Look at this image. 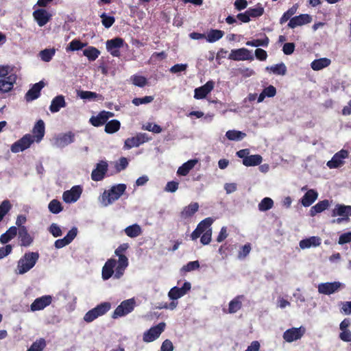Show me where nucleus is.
<instances>
[{
  "label": "nucleus",
  "mask_w": 351,
  "mask_h": 351,
  "mask_svg": "<svg viewBox=\"0 0 351 351\" xmlns=\"http://www.w3.org/2000/svg\"><path fill=\"white\" fill-rule=\"evenodd\" d=\"M129 247L128 244L123 243L115 250V254L119 257L118 261L114 259H109L106 261L102 269V278L108 280L114 274V278L119 279L124 274L128 266V259L124 255V252Z\"/></svg>",
  "instance_id": "obj_1"
},
{
  "label": "nucleus",
  "mask_w": 351,
  "mask_h": 351,
  "mask_svg": "<svg viewBox=\"0 0 351 351\" xmlns=\"http://www.w3.org/2000/svg\"><path fill=\"white\" fill-rule=\"evenodd\" d=\"M126 188L125 184H119L112 186L109 190L105 191L100 198L102 206H108L112 204L124 193Z\"/></svg>",
  "instance_id": "obj_2"
},
{
  "label": "nucleus",
  "mask_w": 351,
  "mask_h": 351,
  "mask_svg": "<svg viewBox=\"0 0 351 351\" xmlns=\"http://www.w3.org/2000/svg\"><path fill=\"white\" fill-rule=\"evenodd\" d=\"M39 258L38 252H29L25 253L19 259L17 264L16 272L19 274H24L34 267Z\"/></svg>",
  "instance_id": "obj_3"
},
{
  "label": "nucleus",
  "mask_w": 351,
  "mask_h": 351,
  "mask_svg": "<svg viewBox=\"0 0 351 351\" xmlns=\"http://www.w3.org/2000/svg\"><path fill=\"white\" fill-rule=\"evenodd\" d=\"M75 141V134L72 132L55 134L51 139V145L56 148L63 149Z\"/></svg>",
  "instance_id": "obj_4"
},
{
  "label": "nucleus",
  "mask_w": 351,
  "mask_h": 351,
  "mask_svg": "<svg viewBox=\"0 0 351 351\" xmlns=\"http://www.w3.org/2000/svg\"><path fill=\"white\" fill-rule=\"evenodd\" d=\"M165 326L166 325L164 322H160L146 330L143 335V341L150 343L156 340L165 330Z\"/></svg>",
  "instance_id": "obj_5"
},
{
  "label": "nucleus",
  "mask_w": 351,
  "mask_h": 351,
  "mask_svg": "<svg viewBox=\"0 0 351 351\" xmlns=\"http://www.w3.org/2000/svg\"><path fill=\"white\" fill-rule=\"evenodd\" d=\"M345 285L342 282L335 281L332 282H323L317 286L318 292L321 294L330 295L338 292L340 289H343Z\"/></svg>",
  "instance_id": "obj_6"
},
{
  "label": "nucleus",
  "mask_w": 351,
  "mask_h": 351,
  "mask_svg": "<svg viewBox=\"0 0 351 351\" xmlns=\"http://www.w3.org/2000/svg\"><path fill=\"white\" fill-rule=\"evenodd\" d=\"M134 306L135 300L133 298L123 301L114 310L112 317L116 319L128 315L133 311Z\"/></svg>",
  "instance_id": "obj_7"
},
{
  "label": "nucleus",
  "mask_w": 351,
  "mask_h": 351,
  "mask_svg": "<svg viewBox=\"0 0 351 351\" xmlns=\"http://www.w3.org/2000/svg\"><path fill=\"white\" fill-rule=\"evenodd\" d=\"M348 158V152L345 149H341L337 152L330 160L327 162L326 165L330 169L339 168L344 165V160Z\"/></svg>",
  "instance_id": "obj_8"
},
{
  "label": "nucleus",
  "mask_w": 351,
  "mask_h": 351,
  "mask_svg": "<svg viewBox=\"0 0 351 351\" xmlns=\"http://www.w3.org/2000/svg\"><path fill=\"white\" fill-rule=\"evenodd\" d=\"M124 40L121 38H115L108 40L106 43L107 51L113 57H119L121 55L120 49L123 47Z\"/></svg>",
  "instance_id": "obj_9"
},
{
  "label": "nucleus",
  "mask_w": 351,
  "mask_h": 351,
  "mask_svg": "<svg viewBox=\"0 0 351 351\" xmlns=\"http://www.w3.org/2000/svg\"><path fill=\"white\" fill-rule=\"evenodd\" d=\"M228 59L234 61L252 60L254 59L250 51L245 48L231 50Z\"/></svg>",
  "instance_id": "obj_10"
},
{
  "label": "nucleus",
  "mask_w": 351,
  "mask_h": 351,
  "mask_svg": "<svg viewBox=\"0 0 351 351\" xmlns=\"http://www.w3.org/2000/svg\"><path fill=\"white\" fill-rule=\"evenodd\" d=\"M82 193V188L80 185L73 186L70 190L63 193L62 199L67 204L77 202Z\"/></svg>",
  "instance_id": "obj_11"
},
{
  "label": "nucleus",
  "mask_w": 351,
  "mask_h": 351,
  "mask_svg": "<svg viewBox=\"0 0 351 351\" xmlns=\"http://www.w3.org/2000/svg\"><path fill=\"white\" fill-rule=\"evenodd\" d=\"M306 329L303 326L299 328H291L283 333V339L287 342L291 343L302 338L304 335Z\"/></svg>",
  "instance_id": "obj_12"
},
{
  "label": "nucleus",
  "mask_w": 351,
  "mask_h": 351,
  "mask_svg": "<svg viewBox=\"0 0 351 351\" xmlns=\"http://www.w3.org/2000/svg\"><path fill=\"white\" fill-rule=\"evenodd\" d=\"M52 302V297L49 295H43L36 298L31 304L32 311L43 310L45 307L49 306Z\"/></svg>",
  "instance_id": "obj_13"
},
{
  "label": "nucleus",
  "mask_w": 351,
  "mask_h": 351,
  "mask_svg": "<svg viewBox=\"0 0 351 351\" xmlns=\"http://www.w3.org/2000/svg\"><path fill=\"white\" fill-rule=\"evenodd\" d=\"M215 82L212 80L208 81L204 85L196 88L194 90V98L196 99H202L213 90Z\"/></svg>",
  "instance_id": "obj_14"
},
{
  "label": "nucleus",
  "mask_w": 351,
  "mask_h": 351,
  "mask_svg": "<svg viewBox=\"0 0 351 351\" xmlns=\"http://www.w3.org/2000/svg\"><path fill=\"white\" fill-rule=\"evenodd\" d=\"M191 288V283L186 282L180 288L174 287L170 289L168 296L171 300H177L184 295Z\"/></svg>",
  "instance_id": "obj_15"
},
{
  "label": "nucleus",
  "mask_w": 351,
  "mask_h": 351,
  "mask_svg": "<svg viewBox=\"0 0 351 351\" xmlns=\"http://www.w3.org/2000/svg\"><path fill=\"white\" fill-rule=\"evenodd\" d=\"M114 117V113L108 111H101L97 116H93L90 119V123L95 126L99 127L107 123L109 118Z\"/></svg>",
  "instance_id": "obj_16"
},
{
  "label": "nucleus",
  "mask_w": 351,
  "mask_h": 351,
  "mask_svg": "<svg viewBox=\"0 0 351 351\" xmlns=\"http://www.w3.org/2000/svg\"><path fill=\"white\" fill-rule=\"evenodd\" d=\"M108 170V163L101 160L97 164L96 168L93 169L91 173V178L94 181L101 180Z\"/></svg>",
  "instance_id": "obj_17"
},
{
  "label": "nucleus",
  "mask_w": 351,
  "mask_h": 351,
  "mask_svg": "<svg viewBox=\"0 0 351 351\" xmlns=\"http://www.w3.org/2000/svg\"><path fill=\"white\" fill-rule=\"evenodd\" d=\"M312 21V17L307 14H300L299 16L291 18L288 23L290 28H295L298 26H301L310 23Z\"/></svg>",
  "instance_id": "obj_18"
},
{
  "label": "nucleus",
  "mask_w": 351,
  "mask_h": 351,
  "mask_svg": "<svg viewBox=\"0 0 351 351\" xmlns=\"http://www.w3.org/2000/svg\"><path fill=\"white\" fill-rule=\"evenodd\" d=\"M34 141L36 143L40 142L45 133V125L43 120H38L34 125L32 129Z\"/></svg>",
  "instance_id": "obj_19"
},
{
  "label": "nucleus",
  "mask_w": 351,
  "mask_h": 351,
  "mask_svg": "<svg viewBox=\"0 0 351 351\" xmlns=\"http://www.w3.org/2000/svg\"><path fill=\"white\" fill-rule=\"evenodd\" d=\"M33 16L40 27L46 25L50 20L51 15L44 9H38L33 12Z\"/></svg>",
  "instance_id": "obj_20"
},
{
  "label": "nucleus",
  "mask_w": 351,
  "mask_h": 351,
  "mask_svg": "<svg viewBox=\"0 0 351 351\" xmlns=\"http://www.w3.org/2000/svg\"><path fill=\"white\" fill-rule=\"evenodd\" d=\"M214 220L208 217L205 219L202 220L198 225L196 229L192 232L191 237L193 240H195L197 238L200 237V235L204 232L205 229L204 227H210L211 226L212 223H213Z\"/></svg>",
  "instance_id": "obj_21"
},
{
  "label": "nucleus",
  "mask_w": 351,
  "mask_h": 351,
  "mask_svg": "<svg viewBox=\"0 0 351 351\" xmlns=\"http://www.w3.org/2000/svg\"><path fill=\"white\" fill-rule=\"evenodd\" d=\"M19 237L21 241V245L28 247L32 245L34 238L29 234L25 226H22L19 230Z\"/></svg>",
  "instance_id": "obj_22"
},
{
  "label": "nucleus",
  "mask_w": 351,
  "mask_h": 351,
  "mask_svg": "<svg viewBox=\"0 0 351 351\" xmlns=\"http://www.w3.org/2000/svg\"><path fill=\"white\" fill-rule=\"evenodd\" d=\"M44 85L43 82L35 84L26 93V100L31 101L37 99L40 96V90L44 87Z\"/></svg>",
  "instance_id": "obj_23"
},
{
  "label": "nucleus",
  "mask_w": 351,
  "mask_h": 351,
  "mask_svg": "<svg viewBox=\"0 0 351 351\" xmlns=\"http://www.w3.org/2000/svg\"><path fill=\"white\" fill-rule=\"evenodd\" d=\"M322 239L319 237L313 236L300 241V247L302 250L310 248L311 247H317L321 245Z\"/></svg>",
  "instance_id": "obj_24"
},
{
  "label": "nucleus",
  "mask_w": 351,
  "mask_h": 351,
  "mask_svg": "<svg viewBox=\"0 0 351 351\" xmlns=\"http://www.w3.org/2000/svg\"><path fill=\"white\" fill-rule=\"evenodd\" d=\"M66 105L64 97L61 95H58L52 99L49 110L52 113H56L59 112L62 108H64Z\"/></svg>",
  "instance_id": "obj_25"
},
{
  "label": "nucleus",
  "mask_w": 351,
  "mask_h": 351,
  "mask_svg": "<svg viewBox=\"0 0 351 351\" xmlns=\"http://www.w3.org/2000/svg\"><path fill=\"white\" fill-rule=\"evenodd\" d=\"M16 81V76L10 75L0 80V91L2 93H8L13 88Z\"/></svg>",
  "instance_id": "obj_26"
},
{
  "label": "nucleus",
  "mask_w": 351,
  "mask_h": 351,
  "mask_svg": "<svg viewBox=\"0 0 351 351\" xmlns=\"http://www.w3.org/2000/svg\"><path fill=\"white\" fill-rule=\"evenodd\" d=\"M318 193L313 189H310L306 191L301 199L302 204L308 207L311 206L317 198Z\"/></svg>",
  "instance_id": "obj_27"
},
{
  "label": "nucleus",
  "mask_w": 351,
  "mask_h": 351,
  "mask_svg": "<svg viewBox=\"0 0 351 351\" xmlns=\"http://www.w3.org/2000/svg\"><path fill=\"white\" fill-rule=\"evenodd\" d=\"M197 159H192L188 160L178 168L177 174L182 176H186L189 171L195 166V165H197Z\"/></svg>",
  "instance_id": "obj_28"
},
{
  "label": "nucleus",
  "mask_w": 351,
  "mask_h": 351,
  "mask_svg": "<svg viewBox=\"0 0 351 351\" xmlns=\"http://www.w3.org/2000/svg\"><path fill=\"white\" fill-rule=\"evenodd\" d=\"M331 64V60L327 58H322L313 60L311 66L314 71H319L324 68L328 67Z\"/></svg>",
  "instance_id": "obj_29"
},
{
  "label": "nucleus",
  "mask_w": 351,
  "mask_h": 351,
  "mask_svg": "<svg viewBox=\"0 0 351 351\" xmlns=\"http://www.w3.org/2000/svg\"><path fill=\"white\" fill-rule=\"evenodd\" d=\"M77 95L82 99H87L89 101L103 99V97L101 95L88 90H79L77 91Z\"/></svg>",
  "instance_id": "obj_30"
},
{
  "label": "nucleus",
  "mask_w": 351,
  "mask_h": 351,
  "mask_svg": "<svg viewBox=\"0 0 351 351\" xmlns=\"http://www.w3.org/2000/svg\"><path fill=\"white\" fill-rule=\"evenodd\" d=\"M330 206V202L328 199H324L319 202L315 206L311 207L310 210L311 216L313 217L316 214L322 213L328 208Z\"/></svg>",
  "instance_id": "obj_31"
},
{
  "label": "nucleus",
  "mask_w": 351,
  "mask_h": 351,
  "mask_svg": "<svg viewBox=\"0 0 351 351\" xmlns=\"http://www.w3.org/2000/svg\"><path fill=\"white\" fill-rule=\"evenodd\" d=\"M243 300V295H239L232 300L228 305V311L229 313H237L242 306V302Z\"/></svg>",
  "instance_id": "obj_32"
},
{
  "label": "nucleus",
  "mask_w": 351,
  "mask_h": 351,
  "mask_svg": "<svg viewBox=\"0 0 351 351\" xmlns=\"http://www.w3.org/2000/svg\"><path fill=\"white\" fill-rule=\"evenodd\" d=\"M332 216H340L346 219V221H349L348 206L342 204H337L332 211Z\"/></svg>",
  "instance_id": "obj_33"
},
{
  "label": "nucleus",
  "mask_w": 351,
  "mask_h": 351,
  "mask_svg": "<svg viewBox=\"0 0 351 351\" xmlns=\"http://www.w3.org/2000/svg\"><path fill=\"white\" fill-rule=\"evenodd\" d=\"M199 208V204L197 202H193L184 207L181 213V217L186 219L192 217Z\"/></svg>",
  "instance_id": "obj_34"
},
{
  "label": "nucleus",
  "mask_w": 351,
  "mask_h": 351,
  "mask_svg": "<svg viewBox=\"0 0 351 351\" xmlns=\"http://www.w3.org/2000/svg\"><path fill=\"white\" fill-rule=\"evenodd\" d=\"M17 234V228L15 226L10 227L6 232L1 234L0 237V242L2 244L8 243L10 240L16 237Z\"/></svg>",
  "instance_id": "obj_35"
},
{
  "label": "nucleus",
  "mask_w": 351,
  "mask_h": 351,
  "mask_svg": "<svg viewBox=\"0 0 351 351\" xmlns=\"http://www.w3.org/2000/svg\"><path fill=\"white\" fill-rule=\"evenodd\" d=\"M124 232L128 237L135 238L142 234V229L138 224L135 223L125 228Z\"/></svg>",
  "instance_id": "obj_36"
},
{
  "label": "nucleus",
  "mask_w": 351,
  "mask_h": 351,
  "mask_svg": "<svg viewBox=\"0 0 351 351\" xmlns=\"http://www.w3.org/2000/svg\"><path fill=\"white\" fill-rule=\"evenodd\" d=\"M224 35V32L219 29H211L206 36V39L208 43H215L221 39Z\"/></svg>",
  "instance_id": "obj_37"
},
{
  "label": "nucleus",
  "mask_w": 351,
  "mask_h": 351,
  "mask_svg": "<svg viewBox=\"0 0 351 351\" xmlns=\"http://www.w3.org/2000/svg\"><path fill=\"white\" fill-rule=\"evenodd\" d=\"M262 160L263 158L261 155H249L247 158L243 160V164L246 167L256 166L260 165Z\"/></svg>",
  "instance_id": "obj_38"
},
{
  "label": "nucleus",
  "mask_w": 351,
  "mask_h": 351,
  "mask_svg": "<svg viewBox=\"0 0 351 351\" xmlns=\"http://www.w3.org/2000/svg\"><path fill=\"white\" fill-rule=\"evenodd\" d=\"M276 88L274 86L270 85V86L265 88L263 89V90L262 91V93L259 95V96L258 97V102L261 103V102L263 101V100L265 99V98L266 97H273L276 95Z\"/></svg>",
  "instance_id": "obj_39"
},
{
  "label": "nucleus",
  "mask_w": 351,
  "mask_h": 351,
  "mask_svg": "<svg viewBox=\"0 0 351 351\" xmlns=\"http://www.w3.org/2000/svg\"><path fill=\"white\" fill-rule=\"evenodd\" d=\"M121 127V123L117 119L111 120L106 123L105 132L108 134L117 132Z\"/></svg>",
  "instance_id": "obj_40"
},
{
  "label": "nucleus",
  "mask_w": 351,
  "mask_h": 351,
  "mask_svg": "<svg viewBox=\"0 0 351 351\" xmlns=\"http://www.w3.org/2000/svg\"><path fill=\"white\" fill-rule=\"evenodd\" d=\"M265 69L276 75H284L287 71V67L284 63L277 64L271 66H267Z\"/></svg>",
  "instance_id": "obj_41"
},
{
  "label": "nucleus",
  "mask_w": 351,
  "mask_h": 351,
  "mask_svg": "<svg viewBox=\"0 0 351 351\" xmlns=\"http://www.w3.org/2000/svg\"><path fill=\"white\" fill-rule=\"evenodd\" d=\"M56 53L55 48L45 49L39 52V57L45 62H49L53 58Z\"/></svg>",
  "instance_id": "obj_42"
},
{
  "label": "nucleus",
  "mask_w": 351,
  "mask_h": 351,
  "mask_svg": "<svg viewBox=\"0 0 351 351\" xmlns=\"http://www.w3.org/2000/svg\"><path fill=\"white\" fill-rule=\"evenodd\" d=\"M83 54L90 61H94L99 57L100 51L94 47H88L83 51Z\"/></svg>",
  "instance_id": "obj_43"
},
{
  "label": "nucleus",
  "mask_w": 351,
  "mask_h": 351,
  "mask_svg": "<svg viewBox=\"0 0 351 351\" xmlns=\"http://www.w3.org/2000/svg\"><path fill=\"white\" fill-rule=\"evenodd\" d=\"M245 136L246 134L244 132L234 130H228L226 133V136L230 141H241Z\"/></svg>",
  "instance_id": "obj_44"
},
{
  "label": "nucleus",
  "mask_w": 351,
  "mask_h": 351,
  "mask_svg": "<svg viewBox=\"0 0 351 351\" xmlns=\"http://www.w3.org/2000/svg\"><path fill=\"white\" fill-rule=\"evenodd\" d=\"M247 14L251 18H257L262 16L264 13V8L261 4H257L254 8H250L247 10Z\"/></svg>",
  "instance_id": "obj_45"
},
{
  "label": "nucleus",
  "mask_w": 351,
  "mask_h": 351,
  "mask_svg": "<svg viewBox=\"0 0 351 351\" xmlns=\"http://www.w3.org/2000/svg\"><path fill=\"white\" fill-rule=\"evenodd\" d=\"M298 5L297 4L293 5L287 12H285L282 17L280 19V23L283 24L287 22L291 17L294 15L298 10Z\"/></svg>",
  "instance_id": "obj_46"
},
{
  "label": "nucleus",
  "mask_w": 351,
  "mask_h": 351,
  "mask_svg": "<svg viewBox=\"0 0 351 351\" xmlns=\"http://www.w3.org/2000/svg\"><path fill=\"white\" fill-rule=\"evenodd\" d=\"M274 206V201L270 197L263 198L258 204L260 211H267L271 209Z\"/></svg>",
  "instance_id": "obj_47"
},
{
  "label": "nucleus",
  "mask_w": 351,
  "mask_h": 351,
  "mask_svg": "<svg viewBox=\"0 0 351 351\" xmlns=\"http://www.w3.org/2000/svg\"><path fill=\"white\" fill-rule=\"evenodd\" d=\"M86 45V43H83L81 41H80L79 40L74 39L66 47V51H77V50L82 49Z\"/></svg>",
  "instance_id": "obj_48"
},
{
  "label": "nucleus",
  "mask_w": 351,
  "mask_h": 351,
  "mask_svg": "<svg viewBox=\"0 0 351 351\" xmlns=\"http://www.w3.org/2000/svg\"><path fill=\"white\" fill-rule=\"evenodd\" d=\"M50 212L54 214H58L62 210V206L61 203L57 199L51 200L48 206Z\"/></svg>",
  "instance_id": "obj_49"
},
{
  "label": "nucleus",
  "mask_w": 351,
  "mask_h": 351,
  "mask_svg": "<svg viewBox=\"0 0 351 351\" xmlns=\"http://www.w3.org/2000/svg\"><path fill=\"white\" fill-rule=\"evenodd\" d=\"M130 80L132 81L133 84L139 87L145 86L147 82V79L145 77L138 75H132L130 77Z\"/></svg>",
  "instance_id": "obj_50"
},
{
  "label": "nucleus",
  "mask_w": 351,
  "mask_h": 351,
  "mask_svg": "<svg viewBox=\"0 0 351 351\" xmlns=\"http://www.w3.org/2000/svg\"><path fill=\"white\" fill-rule=\"evenodd\" d=\"M268 44L269 38L267 37H265L264 39H255L246 43V45L251 47H267Z\"/></svg>",
  "instance_id": "obj_51"
},
{
  "label": "nucleus",
  "mask_w": 351,
  "mask_h": 351,
  "mask_svg": "<svg viewBox=\"0 0 351 351\" xmlns=\"http://www.w3.org/2000/svg\"><path fill=\"white\" fill-rule=\"evenodd\" d=\"M12 206L9 200H4L0 205V222L3 217L10 211Z\"/></svg>",
  "instance_id": "obj_52"
},
{
  "label": "nucleus",
  "mask_w": 351,
  "mask_h": 351,
  "mask_svg": "<svg viewBox=\"0 0 351 351\" xmlns=\"http://www.w3.org/2000/svg\"><path fill=\"white\" fill-rule=\"evenodd\" d=\"M19 141L24 149L29 148L34 142L32 135L29 134L24 135L21 139H19Z\"/></svg>",
  "instance_id": "obj_53"
},
{
  "label": "nucleus",
  "mask_w": 351,
  "mask_h": 351,
  "mask_svg": "<svg viewBox=\"0 0 351 351\" xmlns=\"http://www.w3.org/2000/svg\"><path fill=\"white\" fill-rule=\"evenodd\" d=\"M205 230L202 233V236L201 237V243L204 245L208 244L211 241V236H212V229L210 227L206 228L204 227Z\"/></svg>",
  "instance_id": "obj_54"
},
{
  "label": "nucleus",
  "mask_w": 351,
  "mask_h": 351,
  "mask_svg": "<svg viewBox=\"0 0 351 351\" xmlns=\"http://www.w3.org/2000/svg\"><path fill=\"white\" fill-rule=\"evenodd\" d=\"M45 346V341L43 339H40L33 343L27 351H42Z\"/></svg>",
  "instance_id": "obj_55"
},
{
  "label": "nucleus",
  "mask_w": 351,
  "mask_h": 351,
  "mask_svg": "<svg viewBox=\"0 0 351 351\" xmlns=\"http://www.w3.org/2000/svg\"><path fill=\"white\" fill-rule=\"evenodd\" d=\"M110 308V304L109 302H104L94 308L95 311L99 316L104 315Z\"/></svg>",
  "instance_id": "obj_56"
},
{
  "label": "nucleus",
  "mask_w": 351,
  "mask_h": 351,
  "mask_svg": "<svg viewBox=\"0 0 351 351\" xmlns=\"http://www.w3.org/2000/svg\"><path fill=\"white\" fill-rule=\"evenodd\" d=\"M142 129L155 134H159L162 132L160 126L154 123H147L143 125Z\"/></svg>",
  "instance_id": "obj_57"
},
{
  "label": "nucleus",
  "mask_w": 351,
  "mask_h": 351,
  "mask_svg": "<svg viewBox=\"0 0 351 351\" xmlns=\"http://www.w3.org/2000/svg\"><path fill=\"white\" fill-rule=\"evenodd\" d=\"M140 144L138 141L136 136L128 138L125 141L124 149H129L134 147L139 146Z\"/></svg>",
  "instance_id": "obj_58"
},
{
  "label": "nucleus",
  "mask_w": 351,
  "mask_h": 351,
  "mask_svg": "<svg viewBox=\"0 0 351 351\" xmlns=\"http://www.w3.org/2000/svg\"><path fill=\"white\" fill-rule=\"evenodd\" d=\"M101 18L103 25L106 28L110 27L114 23V18L113 16H108L105 13H103L101 15Z\"/></svg>",
  "instance_id": "obj_59"
},
{
  "label": "nucleus",
  "mask_w": 351,
  "mask_h": 351,
  "mask_svg": "<svg viewBox=\"0 0 351 351\" xmlns=\"http://www.w3.org/2000/svg\"><path fill=\"white\" fill-rule=\"evenodd\" d=\"M154 100V97L152 96H145L142 98H134L132 100V104L135 106H139L141 104H147L151 103Z\"/></svg>",
  "instance_id": "obj_60"
},
{
  "label": "nucleus",
  "mask_w": 351,
  "mask_h": 351,
  "mask_svg": "<svg viewBox=\"0 0 351 351\" xmlns=\"http://www.w3.org/2000/svg\"><path fill=\"white\" fill-rule=\"evenodd\" d=\"M49 232L54 237H60L62 234L60 227L56 223H52L49 228Z\"/></svg>",
  "instance_id": "obj_61"
},
{
  "label": "nucleus",
  "mask_w": 351,
  "mask_h": 351,
  "mask_svg": "<svg viewBox=\"0 0 351 351\" xmlns=\"http://www.w3.org/2000/svg\"><path fill=\"white\" fill-rule=\"evenodd\" d=\"M251 251V245L250 243H247L245 245H244L240 252H239V254H238V258L239 259H243L245 258L250 252Z\"/></svg>",
  "instance_id": "obj_62"
},
{
  "label": "nucleus",
  "mask_w": 351,
  "mask_h": 351,
  "mask_svg": "<svg viewBox=\"0 0 351 351\" xmlns=\"http://www.w3.org/2000/svg\"><path fill=\"white\" fill-rule=\"evenodd\" d=\"M98 317L99 316L97 315L96 311H95V309L93 308L85 314L84 319L86 322H91L95 319H97Z\"/></svg>",
  "instance_id": "obj_63"
},
{
  "label": "nucleus",
  "mask_w": 351,
  "mask_h": 351,
  "mask_svg": "<svg viewBox=\"0 0 351 351\" xmlns=\"http://www.w3.org/2000/svg\"><path fill=\"white\" fill-rule=\"evenodd\" d=\"M351 242V231L342 234L339 239L338 243L343 245Z\"/></svg>",
  "instance_id": "obj_64"
}]
</instances>
